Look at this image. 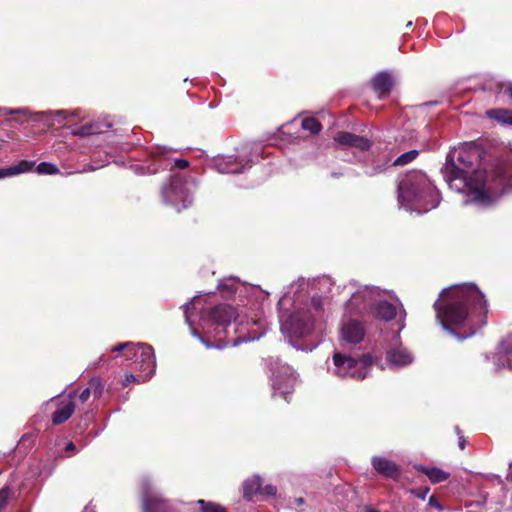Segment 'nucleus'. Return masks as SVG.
<instances>
[{
    "instance_id": "nucleus-25",
    "label": "nucleus",
    "mask_w": 512,
    "mask_h": 512,
    "mask_svg": "<svg viewBox=\"0 0 512 512\" xmlns=\"http://www.w3.org/2000/svg\"><path fill=\"white\" fill-rule=\"evenodd\" d=\"M103 387L101 386L100 382L98 380H93L89 383V386L84 389L79 398L81 402H86L93 391L95 397H100Z\"/></svg>"
},
{
    "instance_id": "nucleus-41",
    "label": "nucleus",
    "mask_w": 512,
    "mask_h": 512,
    "mask_svg": "<svg viewBox=\"0 0 512 512\" xmlns=\"http://www.w3.org/2000/svg\"><path fill=\"white\" fill-rule=\"evenodd\" d=\"M57 115H60V116H63V118H67L68 115H69V112L68 111H65V110H59L56 112Z\"/></svg>"
},
{
    "instance_id": "nucleus-3",
    "label": "nucleus",
    "mask_w": 512,
    "mask_h": 512,
    "mask_svg": "<svg viewBox=\"0 0 512 512\" xmlns=\"http://www.w3.org/2000/svg\"><path fill=\"white\" fill-rule=\"evenodd\" d=\"M436 318L444 329L449 326H468L470 332L463 338L472 336L476 329L485 324L488 312L487 301L474 284L454 285L444 289L434 303Z\"/></svg>"
},
{
    "instance_id": "nucleus-43",
    "label": "nucleus",
    "mask_w": 512,
    "mask_h": 512,
    "mask_svg": "<svg viewBox=\"0 0 512 512\" xmlns=\"http://www.w3.org/2000/svg\"><path fill=\"white\" fill-rule=\"evenodd\" d=\"M501 120H502L503 122H506V123H510V124H512V116H506V117H503V118H501Z\"/></svg>"
},
{
    "instance_id": "nucleus-9",
    "label": "nucleus",
    "mask_w": 512,
    "mask_h": 512,
    "mask_svg": "<svg viewBox=\"0 0 512 512\" xmlns=\"http://www.w3.org/2000/svg\"><path fill=\"white\" fill-rule=\"evenodd\" d=\"M270 365L273 395H279L287 399V396L293 392L296 383L295 372L290 366L281 363L278 359L271 360Z\"/></svg>"
},
{
    "instance_id": "nucleus-29",
    "label": "nucleus",
    "mask_w": 512,
    "mask_h": 512,
    "mask_svg": "<svg viewBox=\"0 0 512 512\" xmlns=\"http://www.w3.org/2000/svg\"><path fill=\"white\" fill-rule=\"evenodd\" d=\"M197 504L200 506L201 512H225L224 508L214 502L198 500Z\"/></svg>"
},
{
    "instance_id": "nucleus-16",
    "label": "nucleus",
    "mask_w": 512,
    "mask_h": 512,
    "mask_svg": "<svg viewBox=\"0 0 512 512\" xmlns=\"http://www.w3.org/2000/svg\"><path fill=\"white\" fill-rule=\"evenodd\" d=\"M76 392L69 393V398L60 402L58 409L52 415V422L55 425H60L66 422L73 414L75 405L73 398Z\"/></svg>"
},
{
    "instance_id": "nucleus-2",
    "label": "nucleus",
    "mask_w": 512,
    "mask_h": 512,
    "mask_svg": "<svg viewBox=\"0 0 512 512\" xmlns=\"http://www.w3.org/2000/svg\"><path fill=\"white\" fill-rule=\"evenodd\" d=\"M200 302L201 298L195 297L183 309L192 335L199 338L207 348L223 349L260 338L261 335L252 330L256 322L240 319L232 306L223 304L211 311H204L199 308Z\"/></svg>"
},
{
    "instance_id": "nucleus-45",
    "label": "nucleus",
    "mask_w": 512,
    "mask_h": 512,
    "mask_svg": "<svg viewBox=\"0 0 512 512\" xmlns=\"http://www.w3.org/2000/svg\"><path fill=\"white\" fill-rule=\"evenodd\" d=\"M507 92H508L509 96L512 98V84H509L507 86Z\"/></svg>"
},
{
    "instance_id": "nucleus-4",
    "label": "nucleus",
    "mask_w": 512,
    "mask_h": 512,
    "mask_svg": "<svg viewBox=\"0 0 512 512\" xmlns=\"http://www.w3.org/2000/svg\"><path fill=\"white\" fill-rule=\"evenodd\" d=\"M398 201L401 207L425 213L439 205L441 196L425 174L411 172L399 182Z\"/></svg>"
},
{
    "instance_id": "nucleus-5",
    "label": "nucleus",
    "mask_w": 512,
    "mask_h": 512,
    "mask_svg": "<svg viewBox=\"0 0 512 512\" xmlns=\"http://www.w3.org/2000/svg\"><path fill=\"white\" fill-rule=\"evenodd\" d=\"M385 291L378 287L363 286L359 288L347 301L345 310L348 314H369L372 309L375 310L376 317L389 321L396 317L398 314L397 307L387 301L381 300L382 294ZM399 315L401 320L406 317V311L402 304H400Z\"/></svg>"
},
{
    "instance_id": "nucleus-33",
    "label": "nucleus",
    "mask_w": 512,
    "mask_h": 512,
    "mask_svg": "<svg viewBox=\"0 0 512 512\" xmlns=\"http://www.w3.org/2000/svg\"><path fill=\"white\" fill-rule=\"evenodd\" d=\"M277 492V488L273 485H266L264 488H260L259 493L267 496H274Z\"/></svg>"
},
{
    "instance_id": "nucleus-1",
    "label": "nucleus",
    "mask_w": 512,
    "mask_h": 512,
    "mask_svg": "<svg viewBox=\"0 0 512 512\" xmlns=\"http://www.w3.org/2000/svg\"><path fill=\"white\" fill-rule=\"evenodd\" d=\"M480 154L478 149H453L446 157L442 173L452 190L466 195L464 204L486 207L512 190V155L498 158L489 170L474 169Z\"/></svg>"
},
{
    "instance_id": "nucleus-13",
    "label": "nucleus",
    "mask_w": 512,
    "mask_h": 512,
    "mask_svg": "<svg viewBox=\"0 0 512 512\" xmlns=\"http://www.w3.org/2000/svg\"><path fill=\"white\" fill-rule=\"evenodd\" d=\"M215 169L222 174H236L242 173L245 169L250 168L249 160L244 161L243 159H238L234 156H226L218 158L215 161Z\"/></svg>"
},
{
    "instance_id": "nucleus-44",
    "label": "nucleus",
    "mask_w": 512,
    "mask_h": 512,
    "mask_svg": "<svg viewBox=\"0 0 512 512\" xmlns=\"http://www.w3.org/2000/svg\"><path fill=\"white\" fill-rule=\"evenodd\" d=\"M294 501H295V503H296L297 505H299V506H300V505H302V504L304 503V499H303L302 497L295 498V500H294Z\"/></svg>"
},
{
    "instance_id": "nucleus-30",
    "label": "nucleus",
    "mask_w": 512,
    "mask_h": 512,
    "mask_svg": "<svg viewBox=\"0 0 512 512\" xmlns=\"http://www.w3.org/2000/svg\"><path fill=\"white\" fill-rule=\"evenodd\" d=\"M0 113L3 115H22L25 118H29L32 116V112L29 108L23 107L18 109L0 107Z\"/></svg>"
},
{
    "instance_id": "nucleus-6",
    "label": "nucleus",
    "mask_w": 512,
    "mask_h": 512,
    "mask_svg": "<svg viewBox=\"0 0 512 512\" xmlns=\"http://www.w3.org/2000/svg\"><path fill=\"white\" fill-rule=\"evenodd\" d=\"M290 300V296L285 294L278 302L281 331L290 337H305L312 332L316 319L321 316V298L313 297L310 303L305 304L304 307H300L286 316L283 310L286 303Z\"/></svg>"
},
{
    "instance_id": "nucleus-31",
    "label": "nucleus",
    "mask_w": 512,
    "mask_h": 512,
    "mask_svg": "<svg viewBox=\"0 0 512 512\" xmlns=\"http://www.w3.org/2000/svg\"><path fill=\"white\" fill-rule=\"evenodd\" d=\"M237 281L235 278H227L223 279L218 287L222 290H228L230 293H233L236 290Z\"/></svg>"
},
{
    "instance_id": "nucleus-35",
    "label": "nucleus",
    "mask_w": 512,
    "mask_h": 512,
    "mask_svg": "<svg viewBox=\"0 0 512 512\" xmlns=\"http://www.w3.org/2000/svg\"><path fill=\"white\" fill-rule=\"evenodd\" d=\"M455 431L456 433L459 435V448L461 450H463L465 448V445H466V440L464 439V437L461 435V431L459 429L458 426L455 427Z\"/></svg>"
},
{
    "instance_id": "nucleus-37",
    "label": "nucleus",
    "mask_w": 512,
    "mask_h": 512,
    "mask_svg": "<svg viewBox=\"0 0 512 512\" xmlns=\"http://www.w3.org/2000/svg\"><path fill=\"white\" fill-rule=\"evenodd\" d=\"M429 505L437 508L438 510L442 509V506L438 503L437 499L434 496L429 498Z\"/></svg>"
},
{
    "instance_id": "nucleus-38",
    "label": "nucleus",
    "mask_w": 512,
    "mask_h": 512,
    "mask_svg": "<svg viewBox=\"0 0 512 512\" xmlns=\"http://www.w3.org/2000/svg\"><path fill=\"white\" fill-rule=\"evenodd\" d=\"M136 377L133 374H126L124 379V385H127L132 382H136Z\"/></svg>"
},
{
    "instance_id": "nucleus-20",
    "label": "nucleus",
    "mask_w": 512,
    "mask_h": 512,
    "mask_svg": "<svg viewBox=\"0 0 512 512\" xmlns=\"http://www.w3.org/2000/svg\"><path fill=\"white\" fill-rule=\"evenodd\" d=\"M34 165L35 162L33 161L23 160L14 166L8 168H0V179L30 172Z\"/></svg>"
},
{
    "instance_id": "nucleus-23",
    "label": "nucleus",
    "mask_w": 512,
    "mask_h": 512,
    "mask_svg": "<svg viewBox=\"0 0 512 512\" xmlns=\"http://www.w3.org/2000/svg\"><path fill=\"white\" fill-rule=\"evenodd\" d=\"M261 479L259 476H255L246 480L243 484V494L247 499H251L252 496L259 493L261 488Z\"/></svg>"
},
{
    "instance_id": "nucleus-26",
    "label": "nucleus",
    "mask_w": 512,
    "mask_h": 512,
    "mask_svg": "<svg viewBox=\"0 0 512 512\" xmlns=\"http://www.w3.org/2000/svg\"><path fill=\"white\" fill-rule=\"evenodd\" d=\"M418 154H419L418 150H410L408 152H405V153L401 154L398 158L395 159V161L393 162V165L394 166H404V165L410 163L411 161H413L414 159H416Z\"/></svg>"
},
{
    "instance_id": "nucleus-42",
    "label": "nucleus",
    "mask_w": 512,
    "mask_h": 512,
    "mask_svg": "<svg viewBox=\"0 0 512 512\" xmlns=\"http://www.w3.org/2000/svg\"><path fill=\"white\" fill-rule=\"evenodd\" d=\"M157 171H158V169H157V168H155V167H153V168H152L151 166H147V168H146V172H147V173H150V174H154V173H156Z\"/></svg>"
},
{
    "instance_id": "nucleus-40",
    "label": "nucleus",
    "mask_w": 512,
    "mask_h": 512,
    "mask_svg": "<svg viewBox=\"0 0 512 512\" xmlns=\"http://www.w3.org/2000/svg\"><path fill=\"white\" fill-rule=\"evenodd\" d=\"M103 165H99V166H92V165H89L85 168H83L80 172H89V171H94L96 169H98L99 167H102Z\"/></svg>"
},
{
    "instance_id": "nucleus-39",
    "label": "nucleus",
    "mask_w": 512,
    "mask_h": 512,
    "mask_svg": "<svg viewBox=\"0 0 512 512\" xmlns=\"http://www.w3.org/2000/svg\"><path fill=\"white\" fill-rule=\"evenodd\" d=\"M65 451L72 452L73 454L76 453V447L73 442H69L65 446Z\"/></svg>"
},
{
    "instance_id": "nucleus-7",
    "label": "nucleus",
    "mask_w": 512,
    "mask_h": 512,
    "mask_svg": "<svg viewBox=\"0 0 512 512\" xmlns=\"http://www.w3.org/2000/svg\"><path fill=\"white\" fill-rule=\"evenodd\" d=\"M333 364V373L338 377H351L356 380H362L368 374L372 365V358L369 355L353 358L346 354L335 353L333 355Z\"/></svg>"
},
{
    "instance_id": "nucleus-17",
    "label": "nucleus",
    "mask_w": 512,
    "mask_h": 512,
    "mask_svg": "<svg viewBox=\"0 0 512 512\" xmlns=\"http://www.w3.org/2000/svg\"><path fill=\"white\" fill-rule=\"evenodd\" d=\"M496 370L507 367L512 369V337L505 340L495 356Z\"/></svg>"
},
{
    "instance_id": "nucleus-18",
    "label": "nucleus",
    "mask_w": 512,
    "mask_h": 512,
    "mask_svg": "<svg viewBox=\"0 0 512 512\" xmlns=\"http://www.w3.org/2000/svg\"><path fill=\"white\" fill-rule=\"evenodd\" d=\"M372 465L374 469L380 473L381 475L391 478V479H397L399 477V469L398 466L383 457H373L372 458Z\"/></svg>"
},
{
    "instance_id": "nucleus-19",
    "label": "nucleus",
    "mask_w": 512,
    "mask_h": 512,
    "mask_svg": "<svg viewBox=\"0 0 512 512\" xmlns=\"http://www.w3.org/2000/svg\"><path fill=\"white\" fill-rule=\"evenodd\" d=\"M372 85L380 96L387 95L393 87V80L387 72H380L374 76Z\"/></svg>"
},
{
    "instance_id": "nucleus-34",
    "label": "nucleus",
    "mask_w": 512,
    "mask_h": 512,
    "mask_svg": "<svg viewBox=\"0 0 512 512\" xmlns=\"http://www.w3.org/2000/svg\"><path fill=\"white\" fill-rule=\"evenodd\" d=\"M416 497L425 499L427 493L429 492V488H423V489H414L411 491Z\"/></svg>"
},
{
    "instance_id": "nucleus-46",
    "label": "nucleus",
    "mask_w": 512,
    "mask_h": 512,
    "mask_svg": "<svg viewBox=\"0 0 512 512\" xmlns=\"http://www.w3.org/2000/svg\"><path fill=\"white\" fill-rule=\"evenodd\" d=\"M304 285H306V282L303 279L298 280L299 287H303Z\"/></svg>"
},
{
    "instance_id": "nucleus-11",
    "label": "nucleus",
    "mask_w": 512,
    "mask_h": 512,
    "mask_svg": "<svg viewBox=\"0 0 512 512\" xmlns=\"http://www.w3.org/2000/svg\"><path fill=\"white\" fill-rule=\"evenodd\" d=\"M340 335L343 341L350 344H358L364 339L365 327L359 320L344 316Z\"/></svg>"
},
{
    "instance_id": "nucleus-47",
    "label": "nucleus",
    "mask_w": 512,
    "mask_h": 512,
    "mask_svg": "<svg viewBox=\"0 0 512 512\" xmlns=\"http://www.w3.org/2000/svg\"><path fill=\"white\" fill-rule=\"evenodd\" d=\"M406 26H407V27H411V26H412V22H411V21H409V22L407 23V25H406Z\"/></svg>"
},
{
    "instance_id": "nucleus-36",
    "label": "nucleus",
    "mask_w": 512,
    "mask_h": 512,
    "mask_svg": "<svg viewBox=\"0 0 512 512\" xmlns=\"http://www.w3.org/2000/svg\"><path fill=\"white\" fill-rule=\"evenodd\" d=\"M386 166H387V164L382 165V166L377 165V166H375V167L373 168V171H372V172H367V174H369V175H375V174L381 173V172H383V171L386 169Z\"/></svg>"
},
{
    "instance_id": "nucleus-32",
    "label": "nucleus",
    "mask_w": 512,
    "mask_h": 512,
    "mask_svg": "<svg viewBox=\"0 0 512 512\" xmlns=\"http://www.w3.org/2000/svg\"><path fill=\"white\" fill-rule=\"evenodd\" d=\"M9 495H10V489L8 487H4L0 490V512L5 507V505L8 501Z\"/></svg>"
},
{
    "instance_id": "nucleus-15",
    "label": "nucleus",
    "mask_w": 512,
    "mask_h": 512,
    "mask_svg": "<svg viewBox=\"0 0 512 512\" xmlns=\"http://www.w3.org/2000/svg\"><path fill=\"white\" fill-rule=\"evenodd\" d=\"M413 360V355L402 347L391 349L386 354L387 365L392 369L405 367L411 364Z\"/></svg>"
},
{
    "instance_id": "nucleus-10",
    "label": "nucleus",
    "mask_w": 512,
    "mask_h": 512,
    "mask_svg": "<svg viewBox=\"0 0 512 512\" xmlns=\"http://www.w3.org/2000/svg\"><path fill=\"white\" fill-rule=\"evenodd\" d=\"M162 197L165 203L172 205L178 212L192 203V196L178 174L171 176L169 184L163 186Z\"/></svg>"
},
{
    "instance_id": "nucleus-27",
    "label": "nucleus",
    "mask_w": 512,
    "mask_h": 512,
    "mask_svg": "<svg viewBox=\"0 0 512 512\" xmlns=\"http://www.w3.org/2000/svg\"><path fill=\"white\" fill-rule=\"evenodd\" d=\"M301 126L312 134H316L321 130V124L313 117L304 118Z\"/></svg>"
},
{
    "instance_id": "nucleus-28",
    "label": "nucleus",
    "mask_w": 512,
    "mask_h": 512,
    "mask_svg": "<svg viewBox=\"0 0 512 512\" xmlns=\"http://www.w3.org/2000/svg\"><path fill=\"white\" fill-rule=\"evenodd\" d=\"M36 171L41 175H55L59 173L57 166L50 162H41L37 165Z\"/></svg>"
},
{
    "instance_id": "nucleus-22",
    "label": "nucleus",
    "mask_w": 512,
    "mask_h": 512,
    "mask_svg": "<svg viewBox=\"0 0 512 512\" xmlns=\"http://www.w3.org/2000/svg\"><path fill=\"white\" fill-rule=\"evenodd\" d=\"M143 505L144 512H169V505L162 499L145 497Z\"/></svg>"
},
{
    "instance_id": "nucleus-8",
    "label": "nucleus",
    "mask_w": 512,
    "mask_h": 512,
    "mask_svg": "<svg viewBox=\"0 0 512 512\" xmlns=\"http://www.w3.org/2000/svg\"><path fill=\"white\" fill-rule=\"evenodd\" d=\"M125 350L127 360H133L137 367L150 378L156 369V361L153 348L143 343H122L112 348V351Z\"/></svg>"
},
{
    "instance_id": "nucleus-24",
    "label": "nucleus",
    "mask_w": 512,
    "mask_h": 512,
    "mask_svg": "<svg viewBox=\"0 0 512 512\" xmlns=\"http://www.w3.org/2000/svg\"><path fill=\"white\" fill-rule=\"evenodd\" d=\"M420 471H422L424 474H426L428 476V478L433 482V483H440V482H443L445 481L449 474L444 472L443 470L441 469H438V468H434V467H424V466H421L419 468Z\"/></svg>"
},
{
    "instance_id": "nucleus-12",
    "label": "nucleus",
    "mask_w": 512,
    "mask_h": 512,
    "mask_svg": "<svg viewBox=\"0 0 512 512\" xmlns=\"http://www.w3.org/2000/svg\"><path fill=\"white\" fill-rule=\"evenodd\" d=\"M150 156L158 163L162 169L178 168L185 169L189 166V162L184 159H171L169 157L170 150L166 147L156 146L149 150Z\"/></svg>"
},
{
    "instance_id": "nucleus-14",
    "label": "nucleus",
    "mask_w": 512,
    "mask_h": 512,
    "mask_svg": "<svg viewBox=\"0 0 512 512\" xmlns=\"http://www.w3.org/2000/svg\"><path fill=\"white\" fill-rule=\"evenodd\" d=\"M334 140L341 146L353 147L360 151H367L371 147V142L367 138L358 136L349 132H339Z\"/></svg>"
},
{
    "instance_id": "nucleus-21",
    "label": "nucleus",
    "mask_w": 512,
    "mask_h": 512,
    "mask_svg": "<svg viewBox=\"0 0 512 512\" xmlns=\"http://www.w3.org/2000/svg\"><path fill=\"white\" fill-rule=\"evenodd\" d=\"M102 133L101 126L98 123H90L82 126L71 127V134L74 136L86 137Z\"/></svg>"
}]
</instances>
